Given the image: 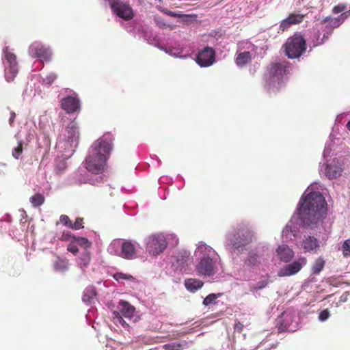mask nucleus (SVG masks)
Returning a JSON list of instances; mask_svg holds the SVG:
<instances>
[{
	"label": "nucleus",
	"mask_w": 350,
	"mask_h": 350,
	"mask_svg": "<svg viewBox=\"0 0 350 350\" xmlns=\"http://www.w3.org/2000/svg\"><path fill=\"white\" fill-rule=\"evenodd\" d=\"M96 296V291L94 288L88 287L87 288L83 296V301L84 302H90L92 299Z\"/></svg>",
	"instance_id": "obj_25"
},
{
	"label": "nucleus",
	"mask_w": 350,
	"mask_h": 350,
	"mask_svg": "<svg viewBox=\"0 0 350 350\" xmlns=\"http://www.w3.org/2000/svg\"><path fill=\"white\" fill-rule=\"evenodd\" d=\"M194 255L198 259L196 270L198 275L211 277L217 272V254L212 247L200 243L195 250Z\"/></svg>",
	"instance_id": "obj_3"
},
{
	"label": "nucleus",
	"mask_w": 350,
	"mask_h": 350,
	"mask_svg": "<svg viewBox=\"0 0 350 350\" xmlns=\"http://www.w3.org/2000/svg\"><path fill=\"white\" fill-rule=\"evenodd\" d=\"M72 239L77 243V245H80L82 247L88 248L90 246V243L86 238L76 237L73 236Z\"/></svg>",
	"instance_id": "obj_28"
},
{
	"label": "nucleus",
	"mask_w": 350,
	"mask_h": 350,
	"mask_svg": "<svg viewBox=\"0 0 350 350\" xmlns=\"http://www.w3.org/2000/svg\"><path fill=\"white\" fill-rule=\"evenodd\" d=\"M268 284V282L266 279H263L258 282H256V284H254L251 288H250V290L253 292L256 291H258V290H261L262 288H264Z\"/></svg>",
	"instance_id": "obj_29"
},
{
	"label": "nucleus",
	"mask_w": 350,
	"mask_h": 350,
	"mask_svg": "<svg viewBox=\"0 0 350 350\" xmlns=\"http://www.w3.org/2000/svg\"><path fill=\"white\" fill-rule=\"evenodd\" d=\"M154 21L157 23V25L161 28H170L171 29L174 28L172 25L167 24L166 22L164 21L163 18H162L160 16H154Z\"/></svg>",
	"instance_id": "obj_30"
},
{
	"label": "nucleus",
	"mask_w": 350,
	"mask_h": 350,
	"mask_svg": "<svg viewBox=\"0 0 350 350\" xmlns=\"http://www.w3.org/2000/svg\"><path fill=\"white\" fill-rule=\"evenodd\" d=\"M343 255L347 256L350 255V239L345 241L342 245Z\"/></svg>",
	"instance_id": "obj_36"
},
{
	"label": "nucleus",
	"mask_w": 350,
	"mask_h": 350,
	"mask_svg": "<svg viewBox=\"0 0 350 350\" xmlns=\"http://www.w3.org/2000/svg\"><path fill=\"white\" fill-rule=\"evenodd\" d=\"M216 298L217 295L215 294H210L204 299L203 304L208 306L212 304Z\"/></svg>",
	"instance_id": "obj_38"
},
{
	"label": "nucleus",
	"mask_w": 350,
	"mask_h": 350,
	"mask_svg": "<svg viewBox=\"0 0 350 350\" xmlns=\"http://www.w3.org/2000/svg\"><path fill=\"white\" fill-rule=\"evenodd\" d=\"M286 70L281 64H277L271 68L267 85L269 90L275 92L278 90L284 83V76Z\"/></svg>",
	"instance_id": "obj_8"
},
{
	"label": "nucleus",
	"mask_w": 350,
	"mask_h": 350,
	"mask_svg": "<svg viewBox=\"0 0 350 350\" xmlns=\"http://www.w3.org/2000/svg\"><path fill=\"white\" fill-rule=\"evenodd\" d=\"M307 263L305 257H300L297 260L281 268L278 272L279 277H287L297 273Z\"/></svg>",
	"instance_id": "obj_10"
},
{
	"label": "nucleus",
	"mask_w": 350,
	"mask_h": 350,
	"mask_svg": "<svg viewBox=\"0 0 350 350\" xmlns=\"http://www.w3.org/2000/svg\"><path fill=\"white\" fill-rule=\"evenodd\" d=\"M4 53L6 63L8 64L5 70V76L6 80L8 81H10L15 77L18 72L16 58V55L14 53L9 52L7 48L4 51Z\"/></svg>",
	"instance_id": "obj_11"
},
{
	"label": "nucleus",
	"mask_w": 350,
	"mask_h": 350,
	"mask_svg": "<svg viewBox=\"0 0 350 350\" xmlns=\"http://www.w3.org/2000/svg\"><path fill=\"white\" fill-rule=\"evenodd\" d=\"M248 260L250 261V264H254L255 263V261L254 260H252L250 258H249Z\"/></svg>",
	"instance_id": "obj_49"
},
{
	"label": "nucleus",
	"mask_w": 350,
	"mask_h": 350,
	"mask_svg": "<svg viewBox=\"0 0 350 350\" xmlns=\"http://www.w3.org/2000/svg\"><path fill=\"white\" fill-rule=\"evenodd\" d=\"M62 107L68 113L75 112L79 108V101L75 97L68 96L62 100Z\"/></svg>",
	"instance_id": "obj_20"
},
{
	"label": "nucleus",
	"mask_w": 350,
	"mask_h": 350,
	"mask_svg": "<svg viewBox=\"0 0 350 350\" xmlns=\"http://www.w3.org/2000/svg\"><path fill=\"white\" fill-rule=\"evenodd\" d=\"M288 232H291L293 234L294 236L295 235V232H296L295 227L293 226V224L292 223H288L284 229L283 230L282 232H283L284 234H286L287 236V233Z\"/></svg>",
	"instance_id": "obj_34"
},
{
	"label": "nucleus",
	"mask_w": 350,
	"mask_h": 350,
	"mask_svg": "<svg viewBox=\"0 0 350 350\" xmlns=\"http://www.w3.org/2000/svg\"><path fill=\"white\" fill-rule=\"evenodd\" d=\"M29 53L33 57H39L44 60H49L51 53L49 48H46L41 43L35 42L29 48Z\"/></svg>",
	"instance_id": "obj_13"
},
{
	"label": "nucleus",
	"mask_w": 350,
	"mask_h": 350,
	"mask_svg": "<svg viewBox=\"0 0 350 350\" xmlns=\"http://www.w3.org/2000/svg\"><path fill=\"white\" fill-rule=\"evenodd\" d=\"M203 284V282L194 278H189L185 281V286L186 288L191 293H194L201 288Z\"/></svg>",
	"instance_id": "obj_22"
},
{
	"label": "nucleus",
	"mask_w": 350,
	"mask_h": 350,
	"mask_svg": "<svg viewBox=\"0 0 350 350\" xmlns=\"http://www.w3.org/2000/svg\"><path fill=\"white\" fill-rule=\"evenodd\" d=\"M147 252L150 256H156L161 254L167 247L165 235L161 233L152 234L145 240Z\"/></svg>",
	"instance_id": "obj_7"
},
{
	"label": "nucleus",
	"mask_w": 350,
	"mask_h": 350,
	"mask_svg": "<svg viewBox=\"0 0 350 350\" xmlns=\"http://www.w3.org/2000/svg\"><path fill=\"white\" fill-rule=\"evenodd\" d=\"M196 62L201 67L210 66L215 62L214 51L211 48H205L198 54Z\"/></svg>",
	"instance_id": "obj_15"
},
{
	"label": "nucleus",
	"mask_w": 350,
	"mask_h": 350,
	"mask_svg": "<svg viewBox=\"0 0 350 350\" xmlns=\"http://www.w3.org/2000/svg\"><path fill=\"white\" fill-rule=\"evenodd\" d=\"M79 139V130L77 123L71 122L66 128L64 133L61 136V139L57 143L59 148L64 150L68 154H66V157H69L77 146Z\"/></svg>",
	"instance_id": "obj_4"
},
{
	"label": "nucleus",
	"mask_w": 350,
	"mask_h": 350,
	"mask_svg": "<svg viewBox=\"0 0 350 350\" xmlns=\"http://www.w3.org/2000/svg\"><path fill=\"white\" fill-rule=\"evenodd\" d=\"M304 17V14H291L281 22L280 29L282 31H284L293 25L299 24L303 21Z\"/></svg>",
	"instance_id": "obj_19"
},
{
	"label": "nucleus",
	"mask_w": 350,
	"mask_h": 350,
	"mask_svg": "<svg viewBox=\"0 0 350 350\" xmlns=\"http://www.w3.org/2000/svg\"><path fill=\"white\" fill-rule=\"evenodd\" d=\"M348 17V12H344L336 18L331 19L330 18H326L323 20L322 23L324 24L328 22L329 24L326 26V32L323 34L321 41L318 42V44L323 43L328 38L333 29L339 27Z\"/></svg>",
	"instance_id": "obj_12"
},
{
	"label": "nucleus",
	"mask_w": 350,
	"mask_h": 350,
	"mask_svg": "<svg viewBox=\"0 0 350 350\" xmlns=\"http://www.w3.org/2000/svg\"><path fill=\"white\" fill-rule=\"evenodd\" d=\"M235 328H236L237 329H238V330L241 331V329H242V325H241V324H237V325H236Z\"/></svg>",
	"instance_id": "obj_45"
},
{
	"label": "nucleus",
	"mask_w": 350,
	"mask_h": 350,
	"mask_svg": "<svg viewBox=\"0 0 350 350\" xmlns=\"http://www.w3.org/2000/svg\"><path fill=\"white\" fill-rule=\"evenodd\" d=\"M111 8L117 16L125 20H129L133 16V12L131 8L122 2L113 3Z\"/></svg>",
	"instance_id": "obj_14"
},
{
	"label": "nucleus",
	"mask_w": 350,
	"mask_h": 350,
	"mask_svg": "<svg viewBox=\"0 0 350 350\" xmlns=\"http://www.w3.org/2000/svg\"><path fill=\"white\" fill-rule=\"evenodd\" d=\"M347 12H348V14H349V16H350V10L347 11Z\"/></svg>",
	"instance_id": "obj_51"
},
{
	"label": "nucleus",
	"mask_w": 350,
	"mask_h": 350,
	"mask_svg": "<svg viewBox=\"0 0 350 350\" xmlns=\"http://www.w3.org/2000/svg\"><path fill=\"white\" fill-rule=\"evenodd\" d=\"M346 127L347 129L350 131V120L348 121V122L346 124Z\"/></svg>",
	"instance_id": "obj_48"
},
{
	"label": "nucleus",
	"mask_w": 350,
	"mask_h": 350,
	"mask_svg": "<svg viewBox=\"0 0 350 350\" xmlns=\"http://www.w3.org/2000/svg\"><path fill=\"white\" fill-rule=\"evenodd\" d=\"M330 150H331V148L329 147V145L326 146L325 148L324 152H323L324 156L326 157L327 154H329L330 152Z\"/></svg>",
	"instance_id": "obj_44"
},
{
	"label": "nucleus",
	"mask_w": 350,
	"mask_h": 350,
	"mask_svg": "<svg viewBox=\"0 0 350 350\" xmlns=\"http://www.w3.org/2000/svg\"><path fill=\"white\" fill-rule=\"evenodd\" d=\"M119 309L126 318L131 319L135 316V308L126 301L121 300L119 302Z\"/></svg>",
	"instance_id": "obj_21"
},
{
	"label": "nucleus",
	"mask_w": 350,
	"mask_h": 350,
	"mask_svg": "<svg viewBox=\"0 0 350 350\" xmlns=\"http://www.w3.org/2000/svg\"><path fill=\"white\" fill-rule=\"evenodd\" d=\"M345 9H346V6L345 5L340 4V5H336L335 7H334L333 12L335 14H338V13H340V12L344 11Z\"/></svg>",
	"instance_id": "obj_43"
},
{
	"label": "nucleus",
	"mask_w": 350,
	"mask_h": 350,
	"mask_svg": "<svg viewBox=\"0 0 350 350\" xmlns=\"http://www.w3.org/2000/svg\"><path fill=\"white\" fill-rule=\"evenodd\" d=\"M57 78V75L54 73H49L43 79L44 82L47 85H51Z\"/></svg>",
	"instance_id": "obj_35"
},
{
	"label": "nucleus",
	"mask_w": 350,
	"mask_h": 350,
	"mask_svg": "<svg viewBox=\"0 0 350 350\" xmlns=\"http://www.w3.org/2000/svg\"><path fill=\"white\" fill-rule=\"evenodd\" d=\"M55 268L58 271H63L67 268V262L58 259L55 263Z\"/></svg>",
	"instance_id": "obj_33"
},
{
	"label": "nucleus",
	"mask_w": 350,
	"mask_h": 350,
	"mask_svg": "<svg viewBox=\"0 0 350 350\" xmlns=\"http://www.w3.org/2000/svg\"><path fill=\"white\" fill-rule=\"evenodd\" d=\"M73 236L69 234H64L62 235L63 240L70 241V243L68 246V250L73 254H76L78 252V247L77 243L72 239Z\"/></svg>",
	"instance_id": "obj_24"
},
{
	"label": "nucleus",
	"mask_w": 350,
	"mask_h": 350,
	"mask_svg": "<svg viewBox=\"0 0 350 350\" xmlns=\"http://www.w3.org/2000/svg\"><path fill=\"white\" fill-rule=\"evenodd\" d=\"M30 201L34 206H40L44 202V198L40 194H36L31 197Z\"/></svg>",
	"instance_id": "obj_31"
},
{
	"label": "nucleus",
	"mask_w": 350,
	"mask_h": 350,
	"mask_svg": "<svg viewBox=\"0 0 350 350\" xmlns=\"http://www.w3.org/2000/svg\"><path fill=\"white\" fill-rule=\"evenodd\" d=\"M254 237V232L248 228H239L229 234L228 241L232 247L240 251L245 246L250 244Z\"/></svg>",
	"instance_id": "obj_6"
},
{
	"label": "nucleus",
	"mask_w": 350,
	"mask_h": 350,
	"mask_svg": "<svg viewBox=\"0 0 350 350\" xmlns=\"http://www.w3.org/2000/svg\"><path fill=\"white\" fill-rule=\"evenodd\" d=\"M81 223H82V219L78 218V219H77V220L74 224H71V228L73 229H75V230H79V229L83 228Z\"/></svg>",
	"instance_id": "obj_42"
},
{
	"label": "nucleus",
	"mask_w": 350,
	"mask_h": 350,
	"mask_svg": "<svg viewBox=\"0 0 350 350\" xmlns=\"http://www.w3.org/2000/svg\"><path fill=\"white\" fill-rule=\"evenodd\" d=\"M276 256L282 261L287 262L294 257V252L286 244H282L276 249Z\"/></svg>",
	"instance_id": "obj_17"
},
{
	"label": "nucleus",
	"mask_w": 350,
	"mask_h": 350,
	"mask_svg": "<svg viewBox=\"0 0 350 350\" xmlns=\"http://www.w3.org/2000/svg\"><path fill=\"white\" fill-rule=\"evenodd\" d=\"M90 260V256L88 252H85L81 255L79 265L81 267H87Z\"/></svg>",
	"instance_id": "obj_32"
},
{
	"label": "nucleus",
	"mask_w": 350,
	"mask_h": 350,
	"mask_svg": "<svg viewBox=\"0 0 350 350\" xmlns=\"http://www.w3.org/2000/svg\"><path fill=\"white\" fill-rule=\"evenodd\" d=\"M170 54L171 55H174V56L176 55V54H175V53H173L172 52H170Z\"/></svg>",
	"instance_id": "obj_50"
},
{
	"label": "nucleus",
	"mask_w": 350,
	"mask_h": 350,
	"mask_svg": "<svg viewBox=\"0 0 350 350\" xmlns=\"http://www.w3.org/2000/svg\"><path fill=\"white\" fill-rule=\"evenodd\" d=\"M22 146L21 144H18L16 148H15L12 151V155L14 158L18 159L21 154L22 153Z\"/></svg>",
	"instance_id": "obj_39"
},
{
	"label": "nucleus",
	"mask_w": 350,
	"mask_h": 350,
	"mask_svg": "<svg viewBox=\"0 0 350 350\" xmlns=\"http://www.w3.org/2000/svg\"><path fill=\"white\" fill-rule=\"evenodd\" d=\"M60 221L62 224L66 225V226H70L71 227V221H70L69 218L68 216L66 215H62L60 217Z\"/></svg>",
	"instance_id": "obj_41"
},
{
	"label": "nucleus",
	"mask_w": 350,
	"mask_h": 350,
	"mask_svg": "<svg viewBox=\"0 0 350 350\" xmlns=\"http://www.w3.org/2000/svg\"><path fill=\"white\" fill-rule=\"evenodd\" d=\"M113 278L118 282L121 281L122 280H126L131 282H135V278L130 274L116 273L113 275Z\"/></svg>",
	"instance_id": "obj_27"
},
{
	"label": "nucleus",
	"mask_w": 350,
	"mask_h": 350,
	"mask_svg": "<svg viewBox=\"0 0 350 350\" xmlns=\"http://www.w3.org/2000/svg\"><path fill=\"white\" fill-rule=\"evenodd\" d=\"M113 319L116 323H118L124 325L126 324V322L124 321L121 315L118 312H113Z\"/></svg>",
	"instance_id": "obj_37"
},
{
	"label": "nucleus",
	"mask_w": 350,
	"mask_h": 350,
	"mask_svg": "<svg viewBox=\"0 0 350 350\" xmlns=\"http://www.w3.org/2000/svg\"><path fill=\"white\" fill-rule=\"evenodd\" d=\"M288 58L299 57L306 50V42L299 35H295L286 41L284 46Z\"/></svg>",
	"instance_id": "obj_9"
},
{
	"label": "nucleus",
	"mask_w": 350,
	"mask_h": 350,
	"mask_svg": "<svg viewBox=\"0 0 350 350\" xmlns=\"http://www.w3.org/2000/svg\"><path fill=\"white\" fill-rule=\"evenodd\" d=\"M251 59V54L250 52H243L238 55L236 62L237 66H243L249 62Z\"/></svg>",
	"instance_id": "obj_23"
},
{
	"label": "nucleus",
	"mask_w": 350,
	"mask_h": 350,
	"mask_svg": "<svg viewBox=\"0 0 350 350\" xmlns=\"http://www.w3.org/2000/svg\"><path fill=\"white\" fill-rule=\"evenodd\" d=\"M138 245L129 241L115 239L109 245V254L126 259L135 258L137 256Z\"/></svg>",
	"instance_id": "obj_5"
},
{
	"label": "nucleus",
	"mask_w": 350,
	"mask_h": 350,
	"mask_svg": "<svg viewBox=\"0 0 350 350\" xmlns=\"http://www.w3.org/2000/svg\"><path fill=\"white\" fill-rule=\"evenodd\" d=\"M342 171V163L338 159H334L327 164L325 169V175L329 178H336L341 175Z\"/></svg>",
	"instance_id": "obj_16"
},
{
	"label": "nucleus",
	"mask_w": 350,
	"mask_h": 350,
	"mask_svg": "<svg viewBox=\"0 0 350 350\" xmlns=\"http://www.w3.org/2000/svg\"><path fill=\"white\" fill-rule=\"evenodd\" d=\"M302 247L306 252L316 254L320 248L319 242L314 237L308 236L302 241Z\"/></svg>",
	"instance_id": "obj_18"
},
{
	"label": "nucleus",
	"mask_w": 350,
	"mask_h": 350,
	"mask_svg": "<svg viewBox=\"0 0 350 350\" xmlns=\"http://www.w3.org/2000/svg\"><path fill=\"white\" fill-rule=\"evenodd\" d=\"M109 1V4L111 6V3H116L118 2L119 0H108Z\"/></svg>",
	"instance_id": "obj_46"
},
{
	"label": "nucleus",
	"mask_w": 350,
	"mask_h": 350,
	"mask_svg": "<svg viewBox=\"0 0 350 350\" xmlns=\"http://www.w3.org/2000/svg\"><path fill=\"white\" fill-rule=\"evenodd\" d=\"M325 261L322 258H318L314 262L312 271L314 274H318L323 268Z\"/></svg>",
	"instance_id": "obj_26"
},
{
	"label": "nucleus",
	"mask_w": 350,
	"mask_h": 350,
	"mask_svg": "<svg viewBox=\"0 0 350 350\" xmlns=\"http://www.w3.org/2000/svg\"><path fill=\"white\" fill-rule=\"evenodd\" d=\"M165 13L167 14H168L169 16H175V14L172 12H170V11H166Z\"/></svg>",
	"instance_id": "obj_47"
},
{
	"label": "nucleus",
	"mask_w": 350,
	"mask_h": 350,
	"mask_svg": "<svg viewBox=\"0 0 350 350\" xmlns=\"http://www.w3.org/2000/svg\"><path fill=\"white\" fill-rule=\"evenodd\" d=\"M329 317V312L327 310H324L321 312L319 316V319L321 321H324L327 320Z\"/></svg>",
	"instance_id": "obj_40"
},
{
	"label": "nucleus",
	"mask_w": 350,
	"mask_h": 350,
	"mask_svg": "<svg viewBox=\"0 0 350 350\" xmlns=\"http://www.w3.org/2000/svg\"><path fill=\"white\" fill-rule=\"evenodd\" d=\"M326 202L323 196L317 191H312L308 187L300 202L299 215L301 223L313 228L318 226L326 215Z\"/></svg>",
	"instance_id": "obj_1"
},
{
	"label": "nucleus",
	"mask_w": 350,
	"mask_h": 350,
	"mask_svg": "<svg viewBox=\"0 0 350 350\" xmlns=\"http://www.w3.org/2000/svg\"><path fill=\"white\" fill-rule=\"evenodd\" d=\"M111 149V139L107 136H103L95 142L85 159L86 169L92 173H102L105 169Z\"/></svg>",
	"instance_id": "obj_2"
}]
</instances>
